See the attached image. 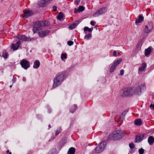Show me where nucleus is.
Returning a JSON list of instances; mask_svg holds the SVG:
<instances>
[{"label": "nucleus", "instance_id": "nucleus-44", "mask_svg": "<svg viewBox=\"0 0 154 154\" xmlns=\"http://www.w3.org/2000/svg\"><path fill=\"white\" fill-rule=\"evenodd\" d=\"M60 133V131H56L55 133V135H58Z\"/></svg>", "mask_w": 154, "mask_h": 154}, {"label": "nucleus", "instance_id": "nucleus-4", "mask_svg": "<svg viewBox=\"0 0 154 154\" xmlns=\"http://www.w3.org/2000/svg\"><path fill=\"white\" fill-rule=\"evenodd\" d=\"M42 21H37L33 23V28L32 31L34 33L36 32V31H40V28L41 27H43Z\"/></svg>", "mask_w": 154, "mask_h": 154}, {"label": "nucleus", "instance_id": "nucleus-48", "mask_svg": "<svg viewBox=\"0 0 154 154\" xmlns=\"http://www.w3.org/2000/svg\"><path fill=\"white\" fill-rule=\"evenodd\" d=\"M16 80V78H14L12 79V81L13 82V83L14 82H15Z\"/></svg>", "mask_w": 154, "mask_h": 154}, {"label": "nucleus", "instance_id": "nucleus-15", "mask_svg": "<svg viewBox=\"0 0 154 154\" xmlns=\"http://www.w3.org/2000/svg\"><path fill=\"white\" fill-rule=\"evenodd\" d=\"M148 142L150 145H153L154 143V138L152 136H149L148 139Z\"/></svg>", "mask_w": 154, "mask_h": 154}, {"label": "nucleus", "instance_id": "nucleus-35", "mask_svg": "<svg viewBox=\"0 0 154 154\" xmlns=\"http://www.w3.org/2000/svg\"><path fill=\"white\" fill-rule=\"evenodd\" d=\"M124 70L123 69H121L120 71L119 75H121V76L123 75L124 74Z\"/></svg>", "mask_w": 154, "mask_h": 154}, {"label": "nucleus", "instance_id": "nucleus-57", "mask_svg": "<svg viewBox=\"0 0 154 154\" xmlns=\"http://www.w3.org/2000/svg\"><path fill=\"white\" fill-rule=\"evenodd\" d=\"M1 99H0V101H1Z\"/></svg>", "mask_w": 154, "mask_h": 154}, {"label": "nucleus", "instance_id": "nucleus-20", "mask_svg": "<svg viewBox=\"0 0 154 154\" xmlns=\"http://www.w3.org/2000/svg\"><path fill=\"white\" fill-rule=\"evenodd\" d=\"M134 124L136 125H141L142 124V121L140 119L136 120L134 122Z\"/></svg>", "mask_w": 154, "mask_h": 154}, {"label": "nucleus", "instance_id": "nucleus-54", "mask_svg": "<svg viewBox=\"0 0 154 154\" xmlns=\"http://www.w3.org/2000/svg\"><path fill=\"white\" fill-rule=\"evenodd\" d=\"M12 87V85H11L10 86V88H11Z\"/></svg>", "mask_w": 154, "mask_h": 154}, {"label": "nucleus", "instance_id": "nucleus-56", "mask_svg": "<svg viewBox=\"0 0 154 154\" xmlns=\"http://www.w3.org/2000/svg\"><path fill=\"white\" fill-rule=\"evenodd\" d=\"M118 54H120V53H119V52H118Z\"/></svg>", "mask_w": 154, "mask_h": 154}, {"label": "nucleus", "instance_id": "nucleus-49", "mask_svg": "<svg viewBox=\"0 0 154 154\" xmlns=\"http://www.w3.org/2000/svg\"><path fill=\"white\" fill-rule=\"evenodd\" d=\"M74 10V13H77V11H78V10L76 8H75Z\"/></svg>", "mask_w": 154, "mask_h": 154}, {"label": "nucleus", "instance_id": "nucleus-32", "mask_svg": "<svg viewBox=\"0 0 154 154\" xmlns=\"http://www.w3.org/2000/svg\"><path fill=\"white\" fill-rule=\"evenodd\" d=\"M8 56V53H5V54H3L2 55V56L5 59H6L7 58Z\"/></svg>", "mask_w": 154, "mask_h": 154}, {"label": "nucleus", "instance_id": "nucleus-16", "mask_svg": "<svg viewBox=\"0 0 154 154\" xmlns=\"http://www.w3.org/2000/svg\"><path fill=\"white\" fill-rule=\"evenodd\" d=\"M144 19V17L142 15L140 14L139 16V18L138 19L136 20L135 23L137 24L139 23L143 20Z\"/></svg>", "mask_w": 154, "mask_h": 154}, {"label": "nucleus", "instance_id": "nucleus-43", "mask_svg": "<svg viewBox=\"0 0 154 154\" xmlns=\"http://www.w3.org/2000/svg\"><path fill=\"white\" fill-rule=\"evenodd\" d=\"M124 116H124V115L122 113V114L120 116L119 118L120 119H123Z\"/></svg>", "mask_w": 154, "mask_h": 154}, {"label": "nucleus", "instance_id": "nucleus-14", "mask_svg": "<svg viewBox=\"0 0 154 154\" xmlns=\"http://www.w3.org/2000/svg\"><path fill=\"white\" fill-rule=\"evenodd\" d=\"M79 21L77 20L75 23H73L69 26V29L70 30H72L75 28L79 23Z\"/></svg>", "mask_w": 154, "mask_h": 154}, {"label": "nucleus", "instance_id": "nucleus-18", "mask_svg": "<svg viewBox=\"0 0 154 154\" xmlns=\"http://www.w3.org/2000/svg\"><path fill=\"white\" fill-rule=\"evenodd\" d=\"M40 64V62L38 60H36L34 62V65L33 67L34 68L37 69L39 66Z\"/></svg>", "mask_w": 154, "mask_h": 154}, {"label": "nucleus", "instance_id": "nucleus-3", "mask_svg": "<svg viewBox=\"0 0 154 154\" xmlns=\"http://www.w3.org/2000/svg\"><path fill=\"white\" fill-rule=\"evenodd\" d=\"M146 87L145 86V84L143 83L142 85H140V86H138L137 87H132V90L133 91V95L135 94L136 95H139L141 93V90L142 89L143 90H145L146 89Z\"/></svg>", "mask_w": 154, "mask_h": 154}, {"label": "nucleus", "instance_id": "nucleus-39", "mask_svg": "<svg viewBox=\"0 0 154 154\" xmlns=\"http://www.w3.org/2000/svg\"><path fill=\"white\" fill-rule=\"evenodd\" d=\"M95 23H96L94 21H91L90 22L92 26H94Z\"/></svg>", "mask_w": 154, "mask_h": 154}, {"label": "nucleus", "instance_id": "nucleus-2", "mask_svg": "<svg viewBox=\"0 0 154 154\" xmlns=\"http://www.w3.org/2000/svg\"><path fill=\"white\" fill-rule=\"evenodd\" d=\"M125 135L123 131L121 130L114 131L112 134V139L115 140H117L122 139Z\"/></svg>", "mask_w": 154, "mask_h": 154}, {"label": "nucleus", "instance_id": "nucleus-38", "mask_svg": "<svg viewBox=\"0 0 154 154\" xmlns=\"http://www.w3.org/2000/svg\"><path fill=\"white\" fill-rule=\"evenodd\" d=\"M89 28L87 26H85L84 28V32H85L87 30H88Z\"/></svg>", "mask_w": 154, "mask_h": 154}, {"label": "nucleus", "instance_id": "nucleus-23", "mask_svg": "<svg viewBox=\"0 0 154 154\" xmlns=\"http://www.w3.org/2000/svg\"><path fill=\"white\" fill-rule=\"evenodd\" d=\"M149 32H147L145 31L143 32L142 34V35L141 36L142 37V38L143 39L145 38L148 35V33Z\"/></svg>", "mask_w": 154, "mask_h": 154}, {"label": "nucleus", "instance_id": "nucleus-40", "mask_svg": "<svg viewBox=\"0 0 154 154\" xmlns=\"http://www.w3.org/2000/svg\"><path fill=\"white\" fill-rule=\"evenodd\" d=\"M145 69L143 68V67H140L139 69V71H140V72H142L143 71V70H144V69Z\"/></svg>", "mask_w": 154, "mask_h": 154}, {"label": "nucleus", "instance_id": "nucleus-17", "mask_svg": "<svg viewBox=\"0 0 154 154\" xmlns=\"http://www.w3.org/2000/svg\"><path fill=\"white\" fill-rule=\"evenodd\" d=\"M75 151V149L74 147L70 148L67 152V154H74Z\"/></svg>", "mask_w": 154, "mask_h": 154}, {"label": "nucleus", "instance_id": "nucleus-36", "mask_svg": "<svg viewBox=\"0 0 154 154\" xmlns=\"http://www.w3.org/2000/svg\"><path fill=\"white\" fill-rule=\"evenodd\" d=\"M143 68L145 69L146 67V65L145 63H143L142 64V66H141Z\"/></svg>", "mask_w": 154, "mask_h": 154}, {"label": "nucleus", "instance_id": "nucleus-22", "mask_svg": "<svg viewBox=\"0 0 154 154\" xmlns=\"http://www.w3.org/2000/svg\"><path fill=\"white\" fill-rule=\"evenodd\" d=\"M41 30V31H38V34L39 36L41 37H43L45 35V33L44 31H42V29H40Z\"/></svg>", "mask_w": 154, "mask_h": 154}, {"label": "nucleus", "instance_id": "nucleus-8", "mask_svg": "<svg viewBox=\"0 0 154 154\" xmlns=\"http://www.w3.org/2000/svg\"><path fill=\"white\" fill-rule=\"evenodd\" d=\"M107 8L106 7H103L97 10L96 12L93 15L94 17L98 16L99 15H101L105 13L106 11Z\"/></svg>", "mask_w": 154, "mask_h": 154}, {"label": "nucleus", "instance_id": "nucleus-50", "mask_svg": "<svg viewBox=\"0 0 154 154\" xmlns=\"http://www.w3.org/2000/svg\"><path fill=\"white\" fill-rule=\"evenodd\" d=\"M80 3V0L77 1V5H79V4Z\"/></svg>", "mask_w": 154, "mask_h": 154}, {"label": "nucleus", "instance_id": "nucleus-28", "mask_svg": "<svg viewBox=\"0 0 154 154\" xmlns=\"http://www.w3.org/2000/svg\"><path fill=\"white\" fill-rule=\"evenodd\" d=\"M66 54V53L62 54L61 56V59L62 60H63L64 59L67 58Z\"/></svg>", "mask_w": 154, "mask_h": 154}, {"label": "nucleus", "instance_id": "nucleus-24", "mask_svg": "<svg viewBox=\"0 0 154 154\" xmlns=\"http://www.w3.org/2000/svg\"><path fill=\"white\" fill-rule=\"evenodd\" d=\"M122 60V58H120L119 59L115 61L114 63L113 64L115 65V66H117L118 64L120 63Z\"/></svg>", "mask_w": 154, "mask_h": 154}, {"label": "nucleus", "instance_id": "nucleus-29", "mask_svg": "<svg viewBox=\"0 0 154 154\" xmlns=\"http://www.w3.org/2000/svg\"><path fill=\"white\" fill-rule=\"evenodd\" d=\"M72 107L74 108V109L73 110V111H70V112L72 113H73L75 112L76 110L77 109V106L76 105L74 104V106L73 107Z\"/></svg>", "mask_w": 154, "mask_h": 154}, {"label": "nucleus", "instance_id": "nucleus-12", "mask_svg": "<svg viewBox=\"0 0 154 154\" xmlns=\"http://www.w3.org/2000/svg\"><path fill=\"white\" fill-rule=\"evenodd\" d=\"M153 28V25L152 23H148L147 25L145 26V31L147 32H150L152 29Z\"/></svg>", "mask_w": 154, "mask_h": 154}, {"label": "nucleus", "instance_id": "nucleus-52", "mask_svg": "<svg viewBox=\"0 0 154 154\" xmlns=\"http://www.w3.org/2000/svg\"><path fill=\"white\" fill-rule=\"evenodd\" d=\"M48 127H49V128H51V125H48Z\"/></svg>", "mask_w": 154, "mask_h": 154}, {"label": "nucleus", "instance_id": "nucleus-21", "mask_svg": "<svg viewBox=\"0 0 154 154\" xmlns=\"http://www.w3.org/2000/svg\"><path fill=\"white\" fill-rule=\"evenodd\" d=\"M63 17V15L62 13L60 12L57 16V19L59 20H61Z\"/></svg>", "mask_w": 154, "mask_h": 154}, {"label": "nucleus", "instance_id": "nucleus-19", "mask_svg": "<svg viewBox=\"0 0 154 154\" xmlns=\"http://www.w3.org/2000/svg\"><path fill=\"white\" fill-rule=\"evenodd\" d=\"M151 52V50L150 47L146 49L145 50V55L147 56Z\"/></svg>", "mask_w": 154, "mask_h": 154}, {"label": "nucleus", "instance_id": "nucleus-34", "mask_svg": "<svg viewBox=\"0 0 154 154\" xmlns=\"http://www.w3.org/2000/svg\"><path fill=\"white\" fill-rule=\"evenodd\" d=\"M129 146L131 149H133L134 147V145L133 143H131L129 144Z\"/></svg>", "mask_w": 154, "mask_h": 154}, {"label": "nucleus", "instance_id": "nucleus-37", "mask_svg": "<svg viewBox=\"0 0 154 154\" xmlns=\"http://www.w3.org/2000/svg\"><path fill=\"white\" fill-rule=\"evenodd\" d=\"M54 11H55L57 10V7L56 6H54L52 7Z\"/></svg>", "mask_w": 154, "mask_h": 154}, {"label": "nucleus", "instance_id": "nucleus-47", "mask_svg": "<svg viewBox=\"0 0 154 154\" xmlns=\"http://www.w3.org/2000/svg\"><path fill=\"white\" fill-rule=\"evenodd\" d=\"M113 54L114 56H116V51H114L113 52Z\"/></svg>", "mask_w": 154, "mask_h": 154}, {"label": "nucleus", "instance_id": "nucleus-13", "mask_svg": "<svg viewBox=\"0 0 154 154\" xmlns=\"http://www.w3.org/2000/svg\"><path fill=\"white\" fill-rule=\"evenodd\" d=\"M20 41L18 40L15 44H12L11 45V48L13 49L14 50H17L20 46Z\"/></svg>", "mask_w": 154, "mask_h": 154}, {"label": "nucleus", "instance_id": "nucleus-1", "mask_svg": "<svg viewBox=\"0 0 154 154\" xmlns=\"http://www.w3.org/2000/svg\"><path fill=\"white\" fill-rule=\"evenodd\" d=\"M64 75L63 72L59 74L54 79L53 87L55 88L60 85L63 81Z\"/></svg>", "mask_w": 154, "mask_h": 154}, {"label": "nucleus", "instance_id": "nucleus-10", "mask_svg": "<svg viewBox=\"0 0 154 154\" xmlns=\"http://www.w3.org/2000/svg\"><path fill=\"white\" fill-rule=\"evenodd\" d=\"M23 14L21 15V16L24 18H27L30 16L32 15L33 12L29 10H24L23 11Z\"/></svg>", "mask_w": 154, "mask_h": 154}, {"label": "nucleus", "instance_id": "nucleus-53", "mask_svg": "<svg viewBox=\"0 0 154 154\" xmlns=\"http://www.w3.org/2000/svg\"><path fill=\"white\" fill-rule=\"evenodd\" d=\"M8 154H12V153L11 152H10Z\"/></svg>", "mask_w": 154, "mask_h": 154}, {"label": "nucleus", "instance_id": "nucleus-51", "mask_svg": "<svg viewBox=\"0 0 154 154\" xmlns=\"http://www.w3.org/2000/svg\"><path fill=\"white\" fill-rule=\"evenodd\" d=\"M10 152H9V150H8L7 151H6V153H9Z\"/></svg>", "mask_w": 154, "mask_h": 154}, {"label": "nucleus", "instance_id": "nucleus-9", "mask_svg": "<svg viewBox=\"0 0 154 154\" xmlns=\"http://www.w3.org/2000/svg\"><path fill=\"white\" fill-rule=\"evenodd\" d=\"M17 37L18 40H21L25 42L31 41L34 39L33 38H31L30 37L26 36L23 35H19Z\"/></svg>", "mask_w": 154, "mask_h": 154}, {"label": "nucleus", "instance_id": "nucleus-27", "mask_svg": "<svg viewBox=\"0 0 154 154\" xmlns=\"http://www.w3.org/2000/svg\"><path fill=\"white\" fill-rule=\"evenodd\" d=\"M85 10V8L82 6H79L78 8V11L82 12Z\"/></svg>", "mask_w": 154, "mask_h": 154}, {"label": "nucleus", "instance_id": "nucleus-41", "mask_svg": "<svg viewBox=\"0 0 154 154\" xmlns=\"http://www.w3.org/2000/svg\"><path fill=\"white\" fill-rule=\"evenodd\" d=\"M128 111V110H125V111H124L122 113V114H123L124 115V116H125L126 114Z\"/></svg>", "mask_w": 154, "mask_h": 154}, {"label": "nucleus", "instance_id": "nucleus-26", "mask_svg": "<svg viewBox=\"0 0 154 154\" xmlns=\"http://www.w3.org/2000/svg\"><path fill=\"white\" fill-rule=\"evenodd\" d=\"M116 67V66L113 64L111 66V68L109 70V72L111 73L113 72Z\"/></svg>", "mask_w": 154, "mask_h": 154}, {"label": "nucleus", "instance_id": "nucleus-31", "mask_svg": "<svg viewBox=\"0 0 154 154\" xmlns=\"http://www.w3.org/2000/svg\"><path fill=\"white\" fill-rule=\"evenodd\" d=\"M91 37V34L89 33L88 35H86L85 36V38L87 39H89V38Z\"/></svg>", "mask_w": 154, "mask_h": 154}, {"label": "nucleus", "instance_id": "nucleus-5", "mask_svg": "<svg viewBox=\"0 0 154 154\" xmlns=\"http://www.w3.org/2000/svg\"><path fill=\"white\" fill-rule=\"evenodd\" d=\"M106 143L103 141L100 143L95 148V151L97 153H99L102 152L106 146Z\"/></svg>", "mask_w": 154, "mask_h": 154}, {"label": "nucleus", "instance_id": "nucleus-6", "mask_svg": "<svg viewBox=\"0 0 154 154\" xmlns=\"http://www.w3.org/2000/svg\"><path fill=\"white\" fill-rule=\"evenodd\" d=\"M132 87L129 88H126L122 89V91L123 92L122 96H131L133 95Z\"/></svg>", "mask_w": 154, "mask_h": 154}, {"label": "nucleus", "instance_id": "nucleus-7", "mask_svg": "<svg viewBox=\"0 0 154 154\" xmlns=\"http://www.w3.org/2000/svg\"><path fill=\"white\" fill-rule=\"evenodd\" d=\"M20 64L22 67L25 69H27L30 66L29 61L25 59H23L21 61Z\"/></svg>", "mask_w": 154, "mask_h": 154}, {"label": "nucleus", "instance_id": "nucleus-55", "mask_svg": "<svg viewBox=\"0 0 154 154\" xmlns=\"http://www.w3.org/2000/svg\"><path fill=\"white\" fill-rule=\"evenodd\" d=\"M1 116V113L0 112V116Z\"/></svg>", "mask_w": 154, "mask_h": 154}, {"label": "nucleus", "instance_id": "nucleus-33", "mask_svg": "<svg viewBox=\"0 0 154 154\" xmlns=\"http://www.w3.org/2000/svg\"><path fill=\"white\" fill-rule=\"evenodd\" d=\"M73 42L72 41H69L67 42V44L69 46H71L73 44Z\"/></svg>", "mask_w": 154, "mask_h": 154}, {"label": "nucleus", "instance_id": "nucleus-25", "mask_svg": "<svg viewBox=\"0 0 154 154\" xmlns=\"http://www.w3.org/2000/svg\"><path fill=\"white\" fill-rule=\"evenodd\" d=\"M42 21V25L43 27H45L46 26L49 25L50 24V22L48 21Z\"/></svg>", "mask_w": 154, "mask_h": 154}, {"label": "nucleus", "instance_id": "nucleus-11", "mask_svg": "<svg viewBox=\"0 0 154 154\" xmlns=\"http://www.w3.org/2000/svg\"><path fill=\"white\" fill-rule=\"evenodd\" d=\"M144 135V134H139L137 135L135 139V142L136 143L140 142L143 139Z\"/></svg>", "mask_w": 154, "mask_h": 154}, {"label": "nucleus", "instance_id": "nucleus-45", "mask_svg": "<svg viewBox=\"0 0 154 154\" xmlns=\"http://www.w3.org/2000/svg\"><path fill=\"white\" fill-rule=\"evenodd\" d=\"M93 28L92 27V29L91 28H89L88 29V31L90 32H92V30H93Z\"/></svg>", "mask_w": 154, "mask_h": 154}, {"label": "nucleus", "instance_id": "nucleus-42", "mask_svg": "<svg viewBox=\"0 0 154 154\" xmlns=\"http://www.w3.org/2000/svg\"><path fill=\"white\" fill-rule=\"evenodd\" d=\"M44 32H45V35L49 33L50 32L48 30H45V31H44Z\"/></svg>", "mask_w": 154, "mask_h": 154}, {"label": "nucleus", "instance_id": "nucleus-46", "mask_svg": "<svg viewBox=\"0 0 154 154\" xmlns=\"http://www.w3.org/2000/svg\"><path fill=\"white\" fill-rule=\"evenodd\" d=\"M150 107L151 108L152 107L153 109H154V103L153 105H152V104H151L150 105Z\"/></svg>", "mask_w": 154, "mask_h": 154}, {"label": "nucleus", "instance_id": "nucleus-30", "mask_svg": "<svg viewBox=\"0 0 154 154\" xmlns=\"http://www.w3.org/2000/svg\"><path fill=\"white\" fill-rule=\"evenodd\" d=\"M144 150L142 148L138 150V152L140 154H143L144 153Z\"/></svg>", "mask_w": 154, "mask_h": 154}]
</instances>
